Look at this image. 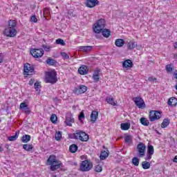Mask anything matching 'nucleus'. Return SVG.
I'll return each mask as SVG.
<instances>
[{"label": "nucleus", "mask_w": 177, "mask_h": 177, "mask_svg": "<svg viewBox=\"0 0 177 177\" xmlns=\"http://www.w3.org/2000/svg\"><path fill=\"white\" fill-rule=\"evenodd\" d=\"M16 21L10 20L8 21V28L5 29L4 34L6 37H16L17 34V30H16Z\"/></svg>", "instance_id": "nucleus-1"}, {"label": "nucleus", "mask_w": 177, "mask_h": 177, "mask_svg": "<svg viewBox=\"0 0 177 177\" xmlns=\"http://www.w3.org/2000/svg\"><path fill=\"white\" fill-rule=\"evenodd\" d=\"M47 163L48 165H50L51 171H56V169H59V168H60V165H62V162L60 160H57L55 156H50L47 160Z\"/></svg>", "instance_id": "nucleus-2"}, {"label": "nucleus", "mask_w": 177, "mask_h": 177, "mask_svg": "<svg viewBox=\"0 0 177 177\" xmlns=\"http://www.w3.org/2000/svg\"><path fill=\"white\" fill-rule=\"evenodd\" d=\"M57 74L56 71H52L46 73L45 81L47 84H56L57 82Z\"/></svg>", "instance_id": "nucleus-3"}, {"label": "nucleus", "mask_w": 177, "mask_h": 177, "mask_svg": "<svg viewBox=\"0 0 177 177\" xmlns=\"http://www.w3.org/2000/svg\"><path fill=\"white\" fill-rule=\"evenodd\" d=\"M104 27H106V21L104 19H100L94 24L93 31L95 34H100L102 30H104Z\"/></svg>", "instance_id": "nucleus-4"}, {"label": "nucleus", "mask_w": 177, "mask_h": 177, "mask_svg": "<svg viewBox=\"0 0 177 177\" xmlns=\"http://www.w3.org/2000/svg\"><path fill=\"white\" fill-rule=\"evenodd\" d=\"M74 139H79L81 142H88L89 136L83 131L77 130L73 133Z\"/></svg>", "instance_id": "nucleus-5"}, {"label": "nucleus", "mask_w": 177, "mask_h": 177, "mask_svg": "<svg viewBox=\"0 0 177 177\" xmlns=\"http://www.w3.org/2000/svg\"><path fill=\"white\" fill-rule=\"evenodd\" d=\"M35 67L34 65L26 63L24 66V75H26V77L28 75H34V74H35Z\"/></svg>", "instance_id": "nucleus-6"}, {"label": "nucleus", "mask_w": 177, "mask_h": 177, "mask_svg": "<svg viewBox=\"0 0 177 177\" xmlns=\"http://www.w3.org/2000/svg\"><path fill=\"white\" fill-rule=\"evenodd\" d=\"M93 167V164H92L90 160H83L80 164V171L82 172H88V171L92 169Z\"/></svg>", "instance_id": "nucleus-7"}, {"label": "nucleus", "mask_w": 177, "mask_h": 177, "mask_svg": "<svg viewBox=\"0 0 177 177\" xmlns=\"http://www.w3.org/2000/svg\"><path fill=\"white\" fill-rule=\"evenodd\" d=\"M137 151L138 153L139 157L143 158L146 153V145L143 142H140L137 145Z\"/></svg>", "instance_id": "nucleus-8"}, {"label": "nucleus", "mask_w": 177, "mask_h": 177, "mask_svg": "<svg viewBox=\"0 0 177 177\" xmlns=\"http://www.w3.org/2000/svg\"><path fill=\"white\" fill-rule=\"evenodd\" d=\"M45 53V51H44V49H32L30 50V54L32 56H33L35 59H38L39 57H42L44 56V54Z\"/></svg>", "instance_id": "nucleus-9"}, {"label": "nucleus", "mask_w": 177, "mask_h": 177, "mask_svg": "<svg viewBox=\"0 0 177 177\" xmlns=\"http://www.w3.org/2000/svg\"><path fill=\"white\" fill-rule=\"evenodd\" d=\"M161 118V113L158 111H151L149 112V120L151 122Z\"/></svg>", "instance_id": "nucleus-10"}, {"label": "nucleus", "mask_w": 177, "mask_h": 177, "mask_svg": "<svg viewBox=\"0 0 177 177\" xmlns=\"http://www.w3.org/2000/svg\"><path fill=\"white\" fill-rule=\"evenodd\" d=\"M154 154V147L153 145H149L147 147V156L145 158L146 161H149V160H151V157Z\"/></svg>", "instance_id": "nucleus-11"}, {"label": "nucleus", "mask_w": 177, "mask_h": 177, "mask_svg": "<svg viewBox=\"0 0 177 177\" xmlns=\"http://www.w3.org/2000/svg\"><path fill=\"white\" fill-rule=\"evenodd\" d=\"M86 91H88L86 86L80 85L75 88L74 93H75V95H82V93H85Z\"/></svg>", "instance_id": "nucleus-12"}, {"label": "nucleus", "mask_w": 177, "mask_h": 177, "mask_svg": "<svg viewBox=\"0 0 177 177\" xmlns=\"http://www.w3.org/2000/svg\"><path fill=\"white\" fill-rule=\"evenodd\" d=\"M133 100L135 103L138 106V109H143L145 107V102H143V99L140 97H136L133 98Z\"/></svg>", "instance_id": "nucleus-13"}, {"label": "nucleus", "mask_w": 177, "mask_h": 177, "mask_svg": "<svg viewBox=\"0 0 177 177\" xmlns=\"http://www.w3.org/2000/svg\"><path fill=\"white\" fill-rule=\"evenodd\" d=\"M85 5L87 8H95V6L99 5V0H86Z\"/></svg>", "instance_id": "nucleus-14"}, {"label": "nucleus", "mask_w": 177, "mask_h": 177, "mask_svg": "<svg viewBox=\"0 0 177 177\" xmlns=\"http://www.w3.org/2000/svg\"><path fill=\"white\" fill-rule=\"evenodd\" d=\"M100 69L97 68L94 73L93 74V80H94L95 82H99V80H100Z\"/></svg>", "instance_id": "nucleus-15"}, {"label": "nucleus", "mask_w": 177, "mask_h": 177, "mask_svg": "<svg viewBox=\"0 0 177 177\" xmlns=\"http://www.w3.org/2000/svg\"><path fill=\"white\" fill-rule=\"evenodd\" d=\"M73 123H74V118H73V116H71V115H68V116H66V120H65V124L66 125H68V127H72Z\"/></svg>", "instance_id": "nucleus-16"}, {"label": "nucleus", "mask_w": 177, "mask_h": 177, "mask_svg": "<svg viewBox=\"0 0 177 177\" xmlns=\"http://www.w3.org/2000/svg\"><path fill=\"white\" fill-rule=\"evenodd\" d=\"M92 49H93V46H79V50H80V52L88 53V52H91Z\"/></svg>", "instance_id": "nucleus-17"}, {"label": "nucleus", "mask_w": 177, "mask_h": 177, "mask_svg": "<svg viewBox=\"0 0 177 177\" xmlns=\"http://www.w3.org/2000/svg\"><path fill=\"white\" fill-rule=\"evenodd\" d=\"M122 66L124 67L125 68H131L132 67H133V63L132 62V61L131 59H126L123 64H122Z\"/></svg>", "instance_id": "nucleus-18"}, {"label": "nucleus", "mask_w": 177, "mask_h": 177, "mask_svg": "<svg viewBox=\"0 0 177 177\" xmlns=\"http://www.w3.org/2000/svg\"><path fill=\"white\" fill-rule=\"evenodd\" d=\"M78 71L79 74H81V75H85L86 74H88V67L85 65H83L80 67Z\"/></svg>", "instance_id": "nucleus-19"}, {"label": "nucleus", "mask_w": 177, "mask_h": 177, "mask_svg": "<svg viewBox=\"0 0 177 177\" xmlns=\"http://www.w3.org/2000/svg\"><path fill=\"white\" fill-rule=\"evenodd\" d=\"M138 46V43L135 42V41L132 40L130 41L128 44H127V48L129 50H132V49H135V47Z\"/></svg>", "instance_id": "nucleus-20"}, {"label": "nucleus", "mask_w": 177, "mask_h": 177, "mask_svg": "<svg viewBox=\"0 0 177 177\" xmlns=\"http://www.w3.org/2000/svg\"><path fill=\"white\" fill-rule=\"evenodd\" d=\"M99 115V112L96 111H93L91 114V119L93 122H96V120H97V117Z\"/></svg>", "instance_id": "nucleus-21"}, {"label": "nucleus", "mask_w": 177, "mask_h": 177, "mask_svg": "<svg viewBox=\"0 0 177 177\" xmlns=\"http://www.w3.org/2000/svg\"><path fill=\"white\" fill-rule=\"evenodd\" d=\"M168 104L169 106H175L177 104V99L175 97H171L168 100Z\"/></svg>", "instance_id": "nucleus-22"}, {"label": "nucleus", "mask_w": 177, "mask_h": 177, "mask_svg": "<svg viewBox=\"0 0 177 177\" xmlns=\"http://www.w3.org/2000/svg\"><path fill=\"white\" fill-rule=\"evenodd\" d=\"M125 44V41L122 39H118L115 41V44L118 48H122L124 46V44Z\"/></svg>", "instance_id": "nucleus-23"}, {"label": "nucleus", "mask_w": 177, "mask_h": 177, "mask_svg": "<svg viewBox=\"0 0 177 177\" xmlns=\"http://www.w3.org/2000/svg\"><path fill=\"white\" fill-rule=\"evenodd\" d=\"M31 140V136L25 134L22 136L21 141L22 143H28Z\"/></svg>", "instance_id": "nucleus-24"}, {"label": "nucleus", "mask_w": 177, "mask_h": 177, "mask_svg": "<svg viewBox=\"0 0 177 177\" xmlns=\"http://www.w3.org/2000/svg\"><path fill=\"white\" fill-rule=\"evenodd\" d=\"M101 32L103 37H104L105 38H109V37L111 35V31H110V30L109 29H102Z\"/></svg>", "instance_id": "nucleus-25"}, {"label": "nucleus", "mask_w": 177, "mask_h": 177, "mask_svg": "<svg viewBox=\"0 0 177 177\" xmlns=\"http://www.w3.org/2000/svg\"><path fill=\"white\" fill-rule=\"evenodd\" d=\"M109 157V150L101 151L100 158V160H106Z\"/></svg>", "instance_id": "nucleus-26"}, {"label": "nucleus", "mask_w": 177, "mask_h": 177, "mask_svg": "<svg viewBox=\"0 0 177 177\" xmlns=\"http://www.w3.org/2000/svg\"><path fill=\"white\" fill-rule=\"evenodd\" d=\"M140 122L142 125H144V127H149V125L150 124V122H149V120L145 118H141L140 119Z\"/></svg>", "instance_id": "nucleus-27"}, {"label": "nucleus", "mask_w": 177, "mask_h": 177, "mask_svg": "<svg viewBox=\"0 0 177 177\" xmlns=\"http://www.w3.org/2000/svg\"><path fill=\"white\" fill-rule=\"evenodd\" d=\"M120 127H121V129H122V131H128V129H129V128H131V124L128 122L122 123L120 124Z\"/></svg>", "instance_id": "nucleus-28"}, {"label": "nucleus", "mask_w": 177, "mask_h": 177, "mask_svg": "<svg viewBox=\"0 0 177 177\" xmlns=\"http://www.w3.org/2000/svg\"><path fill=\"white\" fill-rule=\"evenodd\" d=\"M78 150V146L75 144H73L69 147V151L71 153H76L77 151Z\"/></svg>", "instance_id": "nucleus-29"}, {"label": "nucleus", "mask_w": 177, "mask_h": 177, "mask_svg": "<svg viewBox=\"0 0 177 177\" xmlns=\"http://www.w3.org/2000/svg\"><path fill=\"white\" fill-rule=\"evenodd\" d=\"M46 64H48V66H55V64H56L57 62L56 60L48 57L46 61Z\"/></svg>", "instance_id": "nucleus-30"}, {"label": "nucleus", "mask_w": 177, "mask_h": 177, "mask_svg": "<svg viewBox=\"0 0 177 177\" xmlns=\"http://www.w3.org/2000/svg\"><path fill=\"white\" fill-rule=\"evenodd\" d=\"M19 131H16L15 136L8 137V140H10V142H15V140H16L17 138H19Z\"/></svg>", "instance_id": "nucleus-31"}, {"label": "nucleus", "mask_w": 177, "mask_h": 177, "mask_svg": "<svg viewBox=\"0 0 177 177\" xmlns=\"http://www.w3.org/2000/svg\"><path fill=\"white\" fill-rule=\"evenodd\" d=\"M33 148L32 145L25 144L23 145V149L26 151H31Z\"/></svg>", "instance_id": "nucleus-32"}, {"label": "nucleus", "mask_w": 177, "mask_h": 177, "mask_svg": "<svg viewBox=\"0 0 177 177\" xmlns=\"http://www.w3.org/2000/svg\"><path fill=\"white\" fill-rule=\"evenodd\" d=\"M142 167L143 169H149L151 167L150 162H149L147 161H143L142 162Z\"/></svg>", "instance_id": "nucleus-33"}, {"label": "nucleus", "mask_w": 177, "mask_h": 177, "mask_svg": "<svg viewBox=\"0 0 177 177\" xmlns=\"http://www.w3.org/2000/svg\"><path fill=\"white\" fill-rule=\"evenodd\" d=\"M169 125V119H164L163 122L161 124L162 128H167Z\"/></svg>", "instance_id": "nucleus-34"}, {"label": "nucleus", "mask_w": 177, "mask_h": 177, "mask_svg": "<svg viewBox=\"0 0 177 177\" xmlns=\"http://www.w3.org/2000/svg\"><path fill=\"white\" fill-rule=\"evenodd\" d=\"M106 100L109 104H111L112 106H116L115 102H114V98L107 97Z\"/></svg>", "instance_id": "nucleus-35"}, {"label": "nucleus", "mask_w": 177, "mask_h": 177, "mask_svg": "<svg viewBox=\"0 0 177 177\" xmlns=\"http://www.w3.org/2000/svg\"><path fill=\"white\" fill-rule=\"evenodd\" d=\"M131 162L133 165H135V167L139 166V158L138 157L133 158Z\"/></svg>", "instance_id": "nucleus-36"}, {"label": "nucleus", "mask_w": 177, "mask_h": 177, "mask_svg": "<svg viewBox=\"0 0 177 177\" xmlns=\"http://www.w3.org/2000/svg\"><path fill=\"white\" fill-rule=\"evenodd\" d=\"M55 42L57 45H62V46H66V42L62 39H57Z\"/></svg>", "instance_id": "nucleus-37"}, {"label": "nucleus", "mask_w": 177, "mask_h": 177, "mask_svg": "<svg viewBox=\"0 0 177 177\" xmlns=\"http://www.w3.org/2000/svg\"><path fill=\"white\" fill-rule=\"evenodd\" d=\"M50 121L53 124H56L57 122V116L55 114H52Z\"/></svg>", "instance_id": "nucleus-38"}, {"label": "nucleus", "mask_w": 177, "mask_h": 177, "mask_svg": "<svg viewBox=\"0 0 177 177\" xmlns=\"http://www.w3.org/2000/svg\"><path fill=\"white\" fill-rule=\"evenodd\" d=\"M132 139H133L132 136L128 135L124 137V140L126 143H131L132 142Z\"/></svg>", "instance_id": "nucleus-39"}, {"label": "nucleus", "mask_w": 177, "mask_h": 177, "mask_svg": "<svg viewBox=\"0 0 177 177\" xmlns=\"http://www.w3.org/2000/svg\"><path fill=\"white\" fill-rule=\"evenodd\" d=\"M166 71H167V73H172V71H174V66H172V64H167L166 66Z\"/></svg>", "instance_id": "nucleus-40"}, {"label": "nucleus", "mask_w": 177, "mask_h": 177, "mask_svg": "<svg viewBox=\"0 0 177 177\" xmlns=\"http://www.w3.org/2000/svg\"><path fill=\"white\" fill-rule=\"evenodd\" d=\"M55 137L56 140L57 141L60 140V139H62V131L56 132Z\"/></svg>", "instance_id": "nucleus-41"}, {"label": "nucleus", "mask_w": 177, "mask_h": 177, "mask_svg": "<svg viewBox=\"0 0 177 177\" xmlns=\"http://www.w3.org/2000/svg\"><path fill=\"white\" fill-rule=\"evenodd\" d=\"M95 172H102V171H103V167H102L100 165H97L95 166Z\"/></svg>", "instance_id": "nucleus-42"}, {"label": "nucleus", "mask_w": 177, "mask_h": 177, "mask_svg": "<svg viewBox=\"0 0 177 177\" xmlns=\"http://www.w3.org/2000/svg\"><path fill=\"white\" fill-rule=\"evenodd\" d=\"M42 48L44 49V50H46V52H49V50H50L52 48V46L44 44Z\"/></svg>", "instance_id": "nucleus-43"}, {"label": "nucleus", "mask_w": 177, "mask_h": 177, "mask_svg": "<svg viewBox=\"0 0 177 177\" xmlns=\"http://www.w3.org/2000/svg\"><path fill=\"white\" fill-rule=\"evenodd\" d=\"M34 86H35V91H38L39 88H41V84H39V82L37 81L35 83Z\"/></svg>", "instance_id": "nucleus-44"}, {"label": "nucleus", "mask_w": 177, "mask_h": 177, "mask_svg": "<svg viewBox=\"0 0 177 177\" xmlns=\"http://www.w3.org/2000/svg\"><path fill=\"white\" fill-rule=\"evenodd\" d=\"M27 107H28V105L26 103L22 102L20 104L19 108L21 109V110H24V109H26Z\"/></svg>", "instance_id": "nucleus-45"}, {"label": "nucleus", "mask_w": 177, "mask_h": 177, "mask_svg": "<svg viewBox=\"0 0 177 177\" xmlns=\"http://www.w3.org/2000/svg\"><path fill=\"white\" fill-rule=\"evenodd\" d=\"M61 56L65 60L67 59H70V56H68V55L66 53H61Z\"/></svg>", "instance_id": "nucleus-46"}, {"label": "nucleus", "mask_w": 177, "mask_h": 177, "mask_svg": "<svg viewBox=\"0 0 177 177\" xmlns=\"http://www.w3.org/2000/svg\"><path fill=\"white\" fill-rule=\"evenodd\" d=\"M30 21H32V23H37V21H38V19H37V16L33 15L30 17Z\"/></svg>", "instance_id": "nucleus-47"}, {"label": "nucleus", "mask_w": 177, "mask_h": 177, "mask_svg": "<svg viewBox=\"0 0 177 177\" xmlns=\"http://www.w3.org/2000/svg\"><path fill=\"white\" fill-rule=\"evenodd\" d=\"M82 118H85V114L84 112H81L79 115V120L82 122Z\"/></svg>", "instance_id": "nucleus-48"}, {"label": "nucleus", "mask_w": 177, "mask_h": 177, "mask_svg": "<svg viewBox=\"0 0 177 177\" xmlns=\"http://www.w3.org/2000/svg\"><path fill=\"white\" fill-rule=\"evenodd\" d=\"M24 111L26 114H30L31 113V110H30V108H28V106H27L26 108H25L24 109Z\"/></svg>", "instance_id": "nucleus-49"}, {"label": "nucleus", "mask_w": 177, "mask_h": 177, "mask_svg": "<svg viewBox=\"0 0 177 177\" xmlns=\"http://www.w3.org/2000/svg\"><path fill=\"white\" fill-rule=\"evenodd\" d=\"M157 78L154 77H149L148 78V81H149V82H153V81H156Z\"/></svg>", "instance_id": "nucleus-50"}, {"label": "nucleus", "mask_w": 177, "mask_h": 177, "mask_svg": "<svg viewBox=\"0 0 177 177\" xmlns=\"http://www.w3.org/2000/svg\"><path fill=\"white\" fill-rule=\"evenodd\" d=\"M35 82V79H30V80L29 81V85H34Z\"/></svg>", "instance_id": "nucleus-51"}, {"label": "nucleus", "mask_w": 177, "mask_h": 177, "mask_svg": "<svg viewBox=\"0 0 177 177\" xmlns=\"http://www.w3.org/2000/svg\"><path fill=\"white\" fill-rule=\"evenodd\" d=\"M1 63H3V56L0 55V64Z\"/></svg>", "instance_id": "nucleus-52"}, {"label": "nucleus", "mask_w": 177, "mask_h": 177, "mask_svg": "<svg viewBox=\"0 0 177 177\" xmlns=\"http://www.w3.org/2000/svg\"><path fill=\"white\" fill-rule=\"evenodd\" d=\"M174 49H177V41H176L174 44Z\"/></svg>", "instance_id": "nucleus-53"}, {"label": "nucleus", "mask_w": 177, "mask_h": 177, "mask_svg": "<svg viewBox=\"0 0 177 177\" xmlns=\"http://www.w3.org/2000/svg\"><path fill=\"white\" fill-rule=\"evenodd\" d=\"M174 162H177V156L174 157Z\"/></svg>", "instance_id": "nucleus-54"}, {"label": "nucleus", "mask_w": 177, "mask_h": 177, "mask_svg": "<svg viewBox=\"0 0 177 177\" xmlns=\"http://www.w3.org/2000/svg\"><path fill=\"white\" fill-rule=\"evenodd\" d=\"M2 151H3V148H2L1 146H0V153L2 152Z\"/></svg>", "instance_id": "nucleus-55"}, {"label": "nucleus", "mask_w": 177, "mask_h": 177, "mask_svg": "<svg viewBox=\"0 0 177 177\" xmlns=\"http://www.w3.org/2000/svg\"><path fill=\"white\" fill-rule=\"evenodd\" d=\"M174 59H177V54L174 55Z\"/></svg>", "instance_id": "nucleus-56"}, {"label": "nucleus", "mask_w": 177, "mask_h": 177, "mask_svg": "<svg viewBox=\"0 0 177 177\" xmlns=\"http://www.w3.org/2000/svg\"><path fill=\"white\" fill-rule=\"evenodd\" d=\"M96 38H99V35H95Z\"/></svg>", "instance_id": "nucleus-57"}, {"label": "nucleus", "mask_w": 177, "mask_h": 177, "mask_svg": "<svg viewBox=\"0 0 177 177\" xmlns=\"http://www.w3.org/2000/svg\"><path fill=\"white\" fill-rule=\"evenodd\" d=\"M53 177H57V175H55V176H53Z\"/></svg>", "instance_id": "nucleus-58"}]
</instances>
